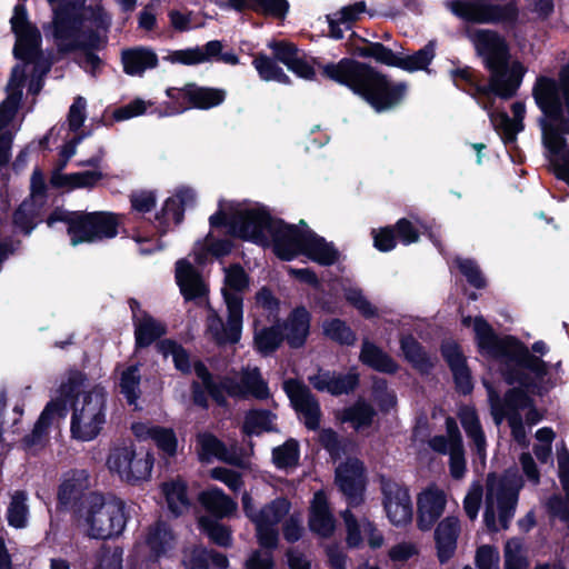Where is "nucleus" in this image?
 I'll list each match as a JSON object with an SVG mask.
<instances>
[{"label":"nucleus","instance_id":"obj_47","mask_svg":"<svg viewBox=\"0 0 569 569\" xmlns=\"http://www.w3.org/2000/svg\"><path fill=\"white\" fill-rule=\"evenodd\" d=\"M60 411V406L54 402H50L47 405L42 413L40 415L38 421L34 425L32 432L24 437L23 441L28 448H32L42 442V439L47 432L48 427L50 426L53 417Z\"/></svg>","mask_w":569,"mask_h":569},{"label":"nucleus","instance_id":"obj_50","mask_svg":"<svg viewBox=\"0 0 569 569\" xmlns=\"http://www.w3.org/2000/svg\"><path fill=\"white\" fill-rule=\"evenodd\" d=\"M401 349L406 359L417 369L427 371L432 366L427 352L412 337H403L401 339Z\"/></svg>","mask_w":569,"mask_h":569},{"label":"nucleus","instance_id":"obj_20","mask_svg":"<svg viewBox=\"0 0 569 569\" xmlns=\"http://www.w3.org/2000/svg\"><path fill=\"white\" fill-rule=\"evenodd\" d=\"M176 543L177 537L172 529L166 522L157 521L147 529L143 541L137 548L149 558L157 560L168 556Z\"/></svg>","mask_w":569,"mask_h":569},{"label":"nucleus","instance_id":"obj_62","mask_svg":"<svg viewBox=\"0 0 569 569\" xmlns=\"http://www.w3.org/2000/svg\"><path fill=\"white\" fill-rule=\"evenodd\" d=\"M323 332L328 338L343 345H352L356 341L355 333L339 319L326 321L323 323Z\"/></svg>","mask_w":569,"mask_h":569},{"label":"nucleus","instance_id":"obj_37","mask_svg":"<svg viewBox=\"0 0 569 569\" xmlns=\"http://www.w3.org/2000/svg\"><path fill=\"white\" fill-rule=\"evenodd\" d=\"M164 332V326L151 316L147 313L134 316V337L138 347L150 346Z\"/></svg>","mask_w":569,"mask_h":569},{"label":"nucleus","instance_id":"obj_59","mask_svg":"<svg viewBox=\"0 0 569 569\" xmlns=\"http://www.w3.org/2000/svg\"><path fill=\"white\" fill-rule=\"evenodd\" d=\"M273 462L278 468H288L297 465L299 459V445L296 440H288L272 451Z\"/></svg>","mask_w":569,"mask_h":569},{"label":"nucleus","instance_id":"obj_54","mask_svg":"<svg viewBox=\"0 0 569 569\" xmlns=\"http://www.w3.org/2000/svg\"><path fill=\"white\" fill-rule=\"evenodd\" d=\"M183 219V207L182 200L179 197L169 198L161 210V213L157 216V220L160 222L161 231L164 233L171 223L179 224Z\"/></svg>","mask_w":569,"mask_h":569},{"label":"nucleus","instance_id":"obj_28","mask_svg":"<svg viewBox=\"0 0 569 569\" xmlns=\"http://www.w3.org/2000/svg\"><path fill=\"white\" fill-rule=\"evenodd\" d=\"M459 533L460 522L457 517L448 516L438 523L435 538L440 562H446L453 556Z\"/></svg>","mask_w":569,"mask_h":569},{"label":"nucleus","instance_id":"obj_38","mask_svg":"<svg viewBox=\"0 0 569 569\" xmlns=\"http://www.w3.org/2000/svg\"><path fill=\"white\" fill-rule=\"evenodd\" d=\"M162 492L166 497L170 511L176 515H182L190 508V501L187 495V486L181 480H172L162 485Z\"/></svg>","mask_w":569,"mask_h":569},{"label":"nucleus","instance_id":"obj_17","mask_svg":"<svg viewBox=\"0 0 569 569\" xmlns=\"http://www.w3.org/2000/svg\"><path fill=\"white\" fill-rule=\"evenodd\" d=\"M290 502L286 498H277L266 505L256 515L252 522L260 547H278V523L289 513Z\"/></svg>","mask_w":569,"mask_h":569},{"label":"nucleus","instance_id":"obj_19","mask_svg":"<svg viewBox=\"0 0 569 569\" xmlns=\"http://www.w3.org/2000/svg\"><path fill=\"white\" fill-rule=\"evenodd\" d=\"M284 389L295 409L302 416L306 427L317 429L320 425V406L310 390L296 380L286 381Z\"/></svg>","mask_w":569,"mask_h":569},{"label":"nucleus","instance_id":"obj_51","mask_svg":"<svg viewBox=\"0 0 569 569\" xmlns=\"http://www.w3.org/2000/svg\"><path fill=\"white\" fill-rule=\"evenodd\" d=\"M283 335L279 327L256 329L254 345L257 350L262 355L272 353L282 342Z\"/></svg>","mask_w":569,"mask_h":569},{"label":"nucleus","instance_id":"obj_56","mask_svg":"<svg viewBox=\"0 0 569 569\" xmlns=\"http://www.w3.org/2000/svg\"><path fill=\"white\" fill-rule=\"evenodd\" d=\"M357 53L360 57L373 58L376 61L387 66L397 67L398 64L399 57L391 49L379 42H371L360 47L357 49Z\"/></svg>","mask_w":569,"mask_h":569},{"label":"nucleus","instance_id":"obj_33","mask_svg":"<svg viewBox=\"0 0 569 569\" xmlns=\"http://www.w3.org/2000/svg\"><path fill=\"white\" fill-rule=\"evenodd\" d=\"M176 278L181 293L187 300L201 297L207 291L200 274L186 260L177 262Z\"/></svg>","mask_w":569,"mask_h":569},{"label":"nucleus","instance_id":"obj_27","mask_svg":"<svg viewBox=\"0 0 569 569\" xmlns=\"http://www.w3.org/2000/svg\"><path fill=\"white\" fill-rule=\"evenodd\" d=\"M123 71L129 76H142L146 70L158 67L156 51L149 47H133L121 51Z\"/></svg>","mask_w":569,"mask_h":569},{"label":"nucleus","instance_id":"obj_8","mask_svg":"<svg viewBox=\"0 0 569 569\" xmlns=\"http://www.w3.org/2000/svg\"><path fill=\"white\" fill-rule=\"evenodd\" d=\"M106 401L107 395L101 387L77 393L71 417L73 438L90 441L100 433L106 422Z\"/></svg>","mask_w":569,"mask_h":569},{"label":"nucleus","instance_id":"obj_52","mask_svg":"<svg viewBox=\"0 0 569 569\" xmlns=\"http://www.w3.org/2000/svg\"><path fill=\"white\" fill-rule=\"evenodd\" d=\"M210 565L218 568H227L229 561L222 553L207 550L204 548H197L190 562V569H212Z\"/></svg>","mask_w":569,"mask_h":569},{"label":"nucleus","instance_id":"obj_21","mask_svg":"<svg viewBox=\"0 0 569 569\" xmlns=\"http://www.w3.org/2000/svg\"><path fill=\"white\" fill-rule=\"evenodd\" d=\"M417 505V525L419 529L426 531L431 529L443 513L447 505V495L442 489L430 486L418 496Z\"/></svg>","mask_w":569,"mask_h":569},{"label":"nucleus","instance_id":"obj_32","mask_svg":"<svg viewBox=\"0 0 569 569\" xmlns=\"http://www.w3.org/2000/svg\"><path fill=\"white\" fill-rule=\"evenodd\" d=\"M310 329V313L302 307L296 308L287 318L283 339L290 347L300 348L306 342Z\"/></svg>","mask_w":569,"mask_h":569},{"label":"nucleus","instance_id":"obj_22","mask_svg":"<svg viewBox=\"0 0 569 569\" xmlns=\"http://www.w3.org/2000/svg\"><path fill=\"white\" fill-rule=\"evenodd\" d=\"M90 477L86 470H74L66 475L62 483L60 485L58 498L60 503L70 507L74 512L77 507L86 500V497L91 492Z\"/></svg>","mask_w":569,"mask_h":569},{"label":"nucleus","instance_id":"obj_18","mask_svg":"<svg viewBox=\"0 0 569 569\" xmlns=\"http://www.w3.org/2000/svg\"><path fill=\"white\" fill-rule=\"evenodd\" d=\"M383 505L389 520L396 526L412 519V505L408 490L392 480H382Z\"/></svg>","mask_w":569,"mask_h":569},{"label":"nucleus","instance_id":"obj_41","mask_svg":"<svg viewBox=\"0 0 569 569\" xmlns=\"http://www.w3.org/2000/svg\"><path fill=\"white\" fill-rule=\"evenodd\" d=\"M360 360L375 370L392 373L397 371L396 362L381 349L369 341H365L360 352Z\"/></svg>","mask_w":569,"mask_h":569},{"label":"nucleus","instance_id":"obj_64","mask_svg":"<svg viewBox=\"0 0 569 569\" xmlns=\"http://www.w3.org/2000/svg\"><path fill=\"white\" fill-rule=\"evenodd\" d=\"M96 560V569H122V550L103 547L97 552Z\"/></svg>","mask_w":569,"mask_h":569},{"label":"nucleus","instance_id":"obj_23","mask_svg":"<svg viewBox=\"0 0 569 569\" xmlns=\"http://www.w3.org/2000/svg\"><path fill=\"white\" fill-rule=\"evenodd\" d=\"M362 471V463L358 459H349L336 470V481L351 506L361 500Z\"/></svg>","mask_w":569,"mask_h":569},{"label":"nucleus","instance_id":"obj_16","mask_svg":"<svg viewBox=\"0 0 569 569\" xmlns=\"http://www.w3.org/2000/svg\"><path fill=\"white\" fill-rule=\"evenodd\" d=\"M167 97L180 106V111L190 108L211 109L223 103L227 92L220 88L201 87L193 82L184 84L182 88H169L166 90Z\"/></svg>","mask_w":569,"mask_h":569},{"label":"nucleus","instance_id":"obj_36","mask_svg":"<svg viewBox=\"0 0 569 569\" xmlns=\"http://www.w3.org/2000/svg\"><path fill=\"white\" fill-rule=\"evenodd\" d=\"M200 503L218 518L232 515L237 510V503L218 488H211L199 496Z\"/></svg>","mask_w":569,"mask_h":569},{"label":"nucleus","instance_id":"obj_40","mask_svg":"<svg viewBox=\"0 0 569 569\" xmlns=\"http://www.w3.org/2000/svg\"><path fill=\"white\" fill-rule=\"evenodd\" d=\"M540 124L543 144L551 153L560 154L563 160V166L566 169H569V148L566 146L561 131L546 119H542Z\"/></svg>","mask_w":569,"mask_h":569},{"label":"nucleus","instance_id":"obj_14","mask_svg":"<svg viewBox=\"0 0 569 569\" xmlns=\"http://www.w3.org/2000/svg\"><path fill=\"white\" fill-rule=\"evenodd\" d=\"M72 246L113 238L118 233V221L113 213L106 211L83 212L71 220L67 229Z\"/></svg>","mask_w":569,"mask_h":569},{"label":"nucleus","instance_id":"obj_48","mask_svg":"<svg viewBox=\"0 0 569 569\" xmlns=\"http://www.w3.org/2000/svg\"><path fill=\"white\" fill-rule=\"evenodd\" d=\"M435 58V44L429 42L422 49L418 50L413 54L399 57L398 58V68H401L406 71H417L425 70L430 64L432 59Z\"/></svg>","mask_w":569,"mask_h":569},{"label":"nucleus","instance_id":"obj_57","mask_svg":"<svg viewBox=\"0 0 569 569\" xmlns=\"http://www.w3.org/2000/svg\"><path fill=\"white\" fill-rule=\"evenodd\" d=\"M27 495L23 491H17L11 499L8 508V521L16 528L26 526L28 518Z\"/></svg>","mask_w":569,"mask_h":569},{"label":"nucleus","instance_id":"obj_2","mask_svg":"<svg viewBox=\"0 0 569 569\" xmlns=\"http://www.w3.org/2000/svg\"><path fill=\"white\" fill-rule=\"evenodd\" d=\"M469 38L490 72L489 88L482 91H491L503 99L513 97L522 82L526 68L518 60L510 61L506 39L489 29L476 30Z\"/></svg>","mask_w":569,"mask_h":569},{"label":"nucleus","instance_id":"obj_10","mask_svg":"<svg viewBox=\"0 0 569 569\" xmlns=\"http://www.w3.org/2000/svg\"><path fill=\"white\" fill-rule=\"evenodd\" d=\"M107 467L120 480L137 485L150 478L153 458L148 452L137 451L132 442H123L110 450Z\"/></svg>","mask_w":569,"mask_h":569},{"label":"nucleus","instance_id":"obj_53","mask_svg":"<svg viewBox=\"0 0 569 569\" xmlns=\"http://www.w3.org/2000/svg\"><path fill=\"white\" fill-rule=\"evenodd\" d=\"M272 416L267 410H251L244 417L242 430L246 435H260L271 430Z\"/></svg>","mask_w":569,"mask_h":569},{"label":"nucleus","instance_id":"obj_49","mask_svg":"<svg viewBox=\"0 0 569 569\" xmlns=\"http://www.w3.org/2000/svg\"><path fill=\"white\" fill-rule=\"evenodd\" d=\"M50 6L52 7L53 13L56 14V9L70 3L71 6L76 4L77 7V18L82 19V16H86L88 11L91 12V19L94 20L97 24H104L107 21V14L100 4L99 1H96L93 4H90L88 7H84L86 0H48ZM56 21V17L53 18V22Z\"/></svg>","mask_w":569,"mask_h":569},{"label":"nucleus","instance_id":"obj_60","mask_svg":"<svg viewBox=\"0 0 569 569\" xmlns=\"http://www.w3.org/2000/svg\"><path fill=\"white\" fill-rule=\"evenodd\" d=\"M199 525L214 543L221 547H229L231 545V533L226 526L208 517H201Z\"/></svg>","mask_w":569,"mask_h":569},{"label":"nucleus","instance_id":"obj_29","mask_svg":"<svg viewBox=\"0 0 569 569\" xmlns=\"http://www.w3.org/2000/svg\"><path fill=\"white\" fill-rule=\"evenodd\" d=\"M342 518L347 527V542L350 547L360 546L362 535L368 538L369 545L372 548H379L382 546L383 538L370 521L367 519H362L360 522L357 521L349 510H346L342 513Z\"/></svg>","mask_w":569,"mask_h":569},{"label":"nucleus","instance_id":"obj_13","mask_svg":"<svg viewBox=\"0 0 569 569\" xmlns=\"http://www.w3.org/2000/svg\"><path fill=\"white\" fill-rule=\"evenodd\" d=\"M227 322L216 310L209 308L206 320V337L219 346L237 343L242 331V298L237 293L224 291Z\"/></svg>","mask_w":569,"mask_h":569},{"label":"nucleus","instance_id":"obj_45","mask_svg":"<svg viewBox=\"0 0 569 569\" xmlns=\"http://www.w3.org/2000/svg\"><path fill=\"white\" fill-rule=\"evenodd\" d=\"M197 451L202 461H209L212 458L229 461V453L224 445L208 432L197 436Z\"/></svg>","mask_w":569,"mask_h":569},{"label":"nucleus","instance_id":"obj_6","mask_svg":"<svg viewBox=\"0 0 569 569\" xmlns=\"http://www.w3.org/2000/svg\"><path fill=\"white\" fill-rule=\"evenodd\" d=\"M521 487V479L515 475L505 477L488 475L483 515L488 529L498 531L508 528L516 511Z\"/></svg>","mask_w":569,"mask_h":569},{"label":"nucleus","instance_id":"obj_35","mask_svg":"<svg viewBox=\"0 0 569 569\" xmlns=\"http://www.w3.org/2000/svg\"><path fill=\"white\" fill-rule=\"evenodd\" d=\"M459 419L479 459L485 461L487 441L476 410L470 407L462 408L459 412Z\"/></svg>","mask_w":569,"mask_h":569},{"label":"nucleus","instance_id":"obj_1","mask_svg":"<svg viewBox=\"0 0 569 569\" xmlns=\"http://www.w3.org/2000/svg\"><path fill=\"white\" fill-rule=\"evenodd\" d=\"M322 73L352 89L377 112L395 109L402 102L407 92L406 83L391 81L373 68L351 59L328 63L322 67Z\"/></svg>","mask_w":569,"mask_h":569},{"label":"nucleus","instance_id":"obj_4","mask_svg":"<svg viewBox=\"0 0 569 569\" xmlns=\"http://www.w3.org/2000/svg\"><path fill=\"white\" fill-rule=\"evenodd\" d=\"M77 526L94 539L118 536L126 527L124 502L116 497L90 492L74 511Z\"/></svg>","mask_w":569,"mask_h":569},{"label":"nucleus","instance_id":"obj_58","mask_svg":"<svg viewBox=\"0 0 569 569\" xmlns=\"http://www.w3.org/2000/svg\"><path fill=\"white\" fill-rule=\"evenodd\" d=\"M505 569H529L522 543L518 539H510L505 546Z\"/></svg>","mask_w":569,"mask_h":569},{"label":"nucleus","instance_id":"obj_11","mask_svg":"<svg viewBox=\"0 0 569 569\" xmlns=\"http://www.w3.org/2000/svg\"><path fill=\"white\" fill-rule=\"evenodd\" d=\"M526 369H519L516 367L512 370L503 371L505 378L508 383H518L521 388H512L506 392L503 400H500L498 396L490 395L491 413L496 425H500L502 420L513 413L520 415V410H525L532 403L528 392L536 393L537 385L523 371ZM530 371L529 369H527Z\"/></svg>","mask_w":569,"mask_h":569},{"label":"nucleus","instance_id":"obj_63","mask_svg":"<svg viewBox=\"0 0 569 569\" xmlns=\"http://www.w3.org/2000/svg\"><path fill=\"white\" fill-rule=\"evenodd\" d=\"M277 547H261L252 550L244 562L246 569H273V550Z\"/></svg>","mask_w":569,"mask_h":569},{"label":"nucleus","instance_id":"obj_5","mask_svg":"<svg viewBox=\"0 0 569 569\" xmlns=\"http://www.w3.org/2000/svg\"><path fill=\"white\" fill-rule=\"evenodd\" d=\"M77 7L70 3L56 9L53 36L60 51L83 50L78 63L86 71L94 72L100 68L101 60L91 50L99 48L101 39L92 31L82 30V19L77 18Z\"/></svg>","mask_w":569,"mask_h":569},{"label":"nucleus","instance_id":"obj_31","mask_svg":"<svg viewBox=\"0 0 569 569\" xmlns=\"http://www.w3.org/2000/svg\"><path fill=\"white\" fill-rule=\"evenodd\" d=\"M367 6L365 1L345 6L340 10L327 14L329 24V34L335 39L343 38V33L350 30L355 22L366 12Z\"/></svg>","mask_w":569,"mask_h":569},{"label":"nucleus","instance_id":"obj_15","mask_svg":"<svg viewBox=\"0 0 569 569\" xmlns=\"http://www.w3.org/2000/svg\"><path fill=\"white\" fill-rule=\"evenodd\" d=\"M450 7L455 14L475 23L513 26L519 17L515 1L505 4L453 1Z\"/></svg>","mask_w":569,"mask_h":569},{"label":"nucleus","instance_id":"obj_7","mask_svg":"<svg viewBox=\"0 0 569 569\" xmlns=\"http://www.w3.org/2000/svg\"><path fill=\"white\" fill-rule=\"evenodd\" d=\"M193 370L197 377L202 381L204 388L219 405L226 403L223 391L234 398H247L249 396L257 399L269 397V389L262 379L258 368H246L240 373L226 377L221 385L213 383L210 372L202 362H196Z\"/></svg>","mask_w":569,"mask_h":569},{"label":"nucleus","instance_id":"obj_25","mask_svg":"<svg viewBox=\"0 0 569 569\" xmlns=\"http://www.w3.org/2000/svg\"><path fill=\"white\" fill-rule=\"evenodd\" d=\"M309 527L322 538L330 537L336 529V520L330 511L328 500L322 491L315 493L310 505Z\"/></svg>","mask_w":569,"mask_h":569},{"label":"nucleus","instance_id":"obj_46","mask_svg":"<svg viewBox=\"0 0 569 569\" xmlns=\"http://www.w3.org/2000/svg\"><path fill=\"white\" fill-rule=\"evenodd\" d=\"M252 64L259 77L264 81H277L286 84L290 82L289 77L284 73L282 68L266 53H257L253 57Z\"/></svg>","mask_w":569,"mask_h":569},{"label":"nucleus","instance_id":"obj_30","mask_svg":"<svg viewBox=\"0 0 569 569\" xmlns=\"http://www.w3.org/2000/svg\"><path fill=\"white\" fill-rule=\"evenodd\" d=\"M221 50V42L213 40L207 42L203 47L171 51L164 57V60L173 64L194 66L210 61L213 57L219 56Z\"/></svg>","mask_w":569,"mask_h":569},{"label":"nucleus","instance_id":"obj_44","mask_svg":"<svg viewBox=\"0 0 569 569\" xmlns=\"http://www.w3.org/2000/svg\"><path fill=\"white\" fill-rule=\"evenodd\" d=\"M141 375L138 366L131 365L120 372L119 389L129 405H137L141 395Z\"/></svg>","mask_w":569,"mask_h":569},{"label":"nucleus","instance_id":"obj_43","mask_svg":"<svg viewBox=\"0 0 569 569\" xmlns=\"http://www.w3.org/2000/svg\"><path fill=\"white\" fill-rule=\"evenodd\" d=\"M375 416L376 411L369 403L357 401L343 409L339 417L342 422H350L355 429L360 430L370 427Z\"/></svg>","mask_w":569,"mask_h":569},{"label":"nucleus","instance_id":"obj_12","mask_svg":"<svg viewBox=\"0 0 569 569\" xmlns=\"http://www.w3.org/2000/svg\"><path fill=\"white\" fill-rule=\"evenodd\" d=\"M300 253L323 266L335 263L338 258L337 251L323 239L290 226L284 242L279 244V258L291 260Z\"/></svg>","mask_w":569,"mask_h":569},{"label":"nucleus","instance_id":"obj_24","mask_svg":"<svg viewBox=\"0 0 569 569\" xmlns=\"http://www.w3.org/2000/svg\"><path fill=\"white\" fill-rule=\"evenodd\" d=\"M309 381L319 391H327L333 396H339L352 392L359 383V376L356 371H349L345 375L319 371L310 377Z\"/></svg>","mask_w":569,"mask_h":569},{"label":"nucleus","instance_id":"obj_39","mask_svg":"<svg viewBox=\"0 0 569 569\" xmlns=\"http://www.w3.org/2000/svg\"><path fill=\"white\" fill-rule=\"evenodd\" d=\"M559 478L566 493L565 500L555 497L550 500V509L562 520H569V455L558 458Z\"/></svg>","mask_w":569,"mask_h":569},{"label":"nucleus","instance_id":"obj_61","mask_svg":"<svg viewBox=\"0 0 569 569\" xmlns=\"http://www.w3.org/2000/svg\"><path fill=\"white\" fill-rule=\"evenodd\" d=\"M247 287L248 277L240 266L234 264L226 269L224 287L222 288L223 296L224 291H229L231 293H237L242 298L241 292L246 290Z\"/></svg>","mask_w":569,"mask_h":569},{"label":"nucleus","instance_id":"obj_26","mask_svg":"<svg viewBox=\"0 0 569 569\" xmlns=\"http://www.w3.org/2000/svg\"><path fill=\"white\" fill-rule=\"evenodd\" d=\"M513 117L509 118L506 112H492L490 121L506 143L513 142L517 134L523 130V118L526 106L517 101L511 106Z\"/></svg>","mask_w":569,"mask_h":569},{"label":"nucleus","instance_id":"obj_55","mask_svg":"<svg viewBox=\"0 0 569 569\" xmlns=\"http://www.w3.org/2000/svg\"><path fill=\"white\" fill-rule=\"evenodd\" d=\"M157 348L159 352L162 353L164 357H172L174 366L178 370L184 373L191 371L189 355L181 346L177 345L172 340H162L157 345Z\"/></svg>","mask_w":569,"mask_h":569},{"label":"nucleus","instance_id":"obj_3","mask_svg":"<svg viewBox=\"0 0 569 569\" xmlns=\"http://www.w3.org/2000/svg\"><path fill=\"white\" fill-rule=\"evenodd\" d=\"M462 323L467 327L472 326L481 355L495 359H506L519 369H529L537 379H541L547 373L545 361L531 355L526 347L513 338H500L482 317H476L475 319L465 317Z\"/></svg>","mask_w":569,"mask_h":569},{"label":"nucleus","instance_id":"obj_9","mask_svg":"<svg viewBox=\"0 0 569 569\" xmlns=\"http://www.w3.org/2000/svg\"><path fill=\"white\" fill-rule=\"evenodd\" d=\"M288 224L273 220L269 214L262 211L250 210L238 212L232 221V232L243 239H250L258 243L266 244L273 242L274 253L279 257V244L284 242Z\"/></svg>","mask_w":569,"mask_h":569},{"label":"nucleus","instance_id":"obj_42","mask_svg":"<svg viewBox=\"0 0 569 569\" xmlns=\"http://www.w3.org/2000/svg\"><path fill=\"white\" fill-rule=\"evenodd\" d=\"M14 56L27 62L33 61L39 54L41 41L40 32L37 28L27 29L24 32L16 33Z\"/></svg>","mask_w":569,"mask_h":569},{"label":"nucleus","instance_id":"obj_34","mask_svg":"<svg viewBox=\"0 0 569 569\" xmlns=\"http://www.w3.org/2000/svg\"><path fill=\"white\" fill-rule=\"evenodd\" d=\"M102 178L103 173L98 170L73 173L53 171L50 178V183L56 188H63L67 190L80 188L90 189L93 188Z\"/></svg>","mask_w":569,"mask_h":569}]
</instances>
